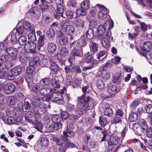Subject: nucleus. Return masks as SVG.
<instances>
[{
  "instance_id": "obj_13",
  "label": "nucleus",
  "mask_w": 152,
  "mask_h": 152,
  "mask_svg": "<svg viewBox=\"0 0 152 152\" xmlns=\"http://www.w3.org/2000/svg\"><path fill=\"white\" fill-rule=\"evenodd\" d=\"M45 36V35H42L39 38L38 45L37 47L38 50L42 51L43 50V48L44 44Z\"/></svg>"
},
{
  "instance_id": "obj_41",
  "label": "nucleus",
  "mask_w": 152,
  "mask_h": 152,
  "mask_svg": "<svg viewBox=\"0 0 152 152\" xmlns=\"http://www.w3.org/2000/svg\"><path fill=\"white\" fill-rule=\"evenodd\" d=\"M104 114L108 117H111L113 115L112 110L110 107L106 108L104 111Z\"/></svg>"
},
{
  "instance_id": "obj_53",
  "label": "nucleus",
  "mask_w": 152,
  "mask_h": 152,
  "mask_svg": "<svg viewBox=\"0 0 152 152\" xmlns=\"http://www.w3.org/2000/svg\"><path fill=\"white\" fill-rule=\"evenodd\" d=\"M4 66L5 69H7L11 67L13 65V63L11 61L9 60L6 61L4 63Z\"/></svg>"
},
{
  "instance_id": "obj_33",
  "label": "nucleus",
  "mask_w": 152,
  "mask_h": 152,
  "mask_svg": "<svg viewBox=\"0 0 152 152\" xmlns=\"http://www.w3.org/2000/svg\"><path fill=\"white\" fill-rule=\"evenodd\" d=\"M35 123H34V127L38 131L42 132V129L43 126L42 124L40 123L37 120H35Z\"/></svg>"
},
{
  "instance_id": "obj_32",
  "label": "nucleus",
  "mask_w": 152,
  "mask_h": 152,
  "mask_svg": "<svg viewBox=\"0 0 152 152\" xmlns=\"http://www.w3.org/2000/svg\"><path fill=\"white\" fill-rule=\"evenodd\" d=\"M75 69L74 65L71 64L69 66H67L65 68V70L66 73H71L73 72Z\"/></svg>"
},
{
  "instance_id": "obj_48",
  "label": "nucleus",
  "mask_w": 152,
  "mask_h": 152,
  "mask_svg": "<svg viewBox=\"0 0 152 152\" xmlns=\"http://www.w3.org/2000/svg\"><path fill=\"white\" fill-rule=\"evenodd\" d=\"M63 134L65 137H70L74 134V132L67 128L64 130Z\"/></svg>"
},
{
  "instance_id": "obj_24",
  "label": "nucleus",
  "mask_w": 152,
  "mask_h": 152,
  "mask_svg": "<svg viewBox=\"0 0 152 152\" xmlns=\"http://www.w3.org/2000/svg\"><path fill=\"white\" fill-rule=\"evenodd\" d=\"M60 53L61 56L65 58L69 55V50L68 48L66 47H63L61 48Z\"/></svg>"
},
{
  "instance_id": "obj_29",
  "label": "nucleus",
  "mask_w": 152,
  "mask_h": 152,
  "mask_svg": "<svg viewBox=\"0 0 152 152\" xmlns=\"http://www.w3.org/2000/svg\"><path fill=\"white\" fill-rule=\"evenodd\" d=\"M86 37L89 39H92L94 36V29L89 28L86 32Z\"/></svg>"
},
{
  "instance_id": "obj_57",
  "label": "nucleus",
  "mask_w": 152,
  "mask_h": 152,
  "mask_svg": "<svg viewBox=\"0 0 152 152\" xmlns=\"http://www.w3.org/2000/svg\"><path fill=\"white\" fill-rule=\"evenodd\" d=\"M74 12L71 10H68L66 12L67 18L69 19L72 18L74 16Z\"/></svg>"
},
{
  "instance_id": "obj_22",
  "label": "nucleus",
  "mask_w": 152,
  "mask_h": 152,
  "mask_svg": "<svg viewBox=\"0 0 152 152\" xmlns=\"http://www.w3.org/2000/svg\"><path fill=\"white\" fill-rule=\"evenodd\" d=\"M55 31L53 28H50L48 29L46 31V35L48 38H53L56 34Z\"/></svg>"
},
{
  "instance_id": "obj_14",
  "label": "nucleus",
  "mask_w": 152,
  "mask_h": 152,
  "mask_svg": "<svg viewBox=\"0 0 152 152\" xmlns=\"http://www.w3.org/2000/svg\"><path fill=\"white\" fill-rule=\"evenodd\" d=\"M72 54L75 56L81 57L83 55L82 48L80 47H75L72 51Z\"/></svg>"
},
{
  "instance_id": "obj_60",
  "label": "nucleus",
  "mask_w": 152,
  "mask_h": 152,
  "mask_svg": "<svg viewBox=\"0 0 152 152\" xmlns=\"http://www.w3.org/2000/svg\"><path fill=\"white\" fill-rule=\"evenodd\" d=\"M72 81V77L71 76H68L66 77V78L65 80V84L67 86H69L71 85Z\"/></svg>"
},
{
  "instance_id": "obj_49",
  "label": "nucleus",
  "mask_w": 152,
  "mask_h": 152,
  "mask_svg": "<svg viewBox=\"0 0 152 152\" xmlns=\"http://www.w3.org/2000/svg\"><path fill=\"white\" fill-rule=\"evenodd\" d=\"M121 80V77L118 74L114 76L113 82L116 84H119L120 83Z\"/></svg>"
},
{
  "instance_id": "obj_21",
  "label": "nucleus",
  "mask_w": 152,
  "mask_h": 152,
  "mask_svg": "<svg viewBox=\"0 0 152 152\" xmlns=\"http://www.w3.org/2000/svg\"><path fill=\"white\" fill-rule=\"evenodd\" d=\"M64 10V7L63 5L60 4L57 5L56 9V12L60 16L63 17V14Z\"/></svg>"
},
{
  "instance_id": "obj_62",
  "label": "nucleus",
  "mask_w": 152,
  "mask_h": 152,
  "mask_svg": "<svg viewBox=\"0 0 152 152\" xmlns=\"http://www.w3.org/2000/svg\"><path fill=\"white\" fill-rule=\"evenodd\" d=\"M32 90L35 93H38L40 89V87L39 85H33L32 87Z\"/></svg>"
},
{
  "instance_id": "obj_56",
  "label": "nucleus",
  "mask_w": 152,
  "mask_h": 152,
  "mask_svg": "<svg viewBox=\"0 0 152 152\" xmlns=\"http://www.w3.org/2000/svg\"><path fill=\"white\" fill-rule=\"evenodd\" d=\"M67 110L69 112V113L76 112L75 111V107L74 105L71 104H69L67 106Z\"/></svg>"
},
{
  "instance_id": "obj_43",
  "label": "nucleus",
  "mask_w": 152,
  "mask_h": 152,
  "mask_svg": "<svg viewBox=\"0 0 152 152\" xmlns=\"http://www.w3.org/2000/svg\"><path fill=\"white\" fill-rule=\"evenodd\" d=\"M75 44L76 45H79L78 47H80V46L85 45L86 44V42L84 39V37H81L76 42H75Z\"/></svg>"
},
{
  "instance_id": "obj_58",
  "label": "nucleus",
  "mask_w": 152,
  "mask_h": 152,
  "mask_svg": "<svg viewBox=\"0 0 152 152\" xmlns=\"http://www.w3.org/2000/svg\"><path fill=\"white\" fill-rule=\"evenodd\" d=\"M15 119L12 117H8L7 119V123L9 124H14L16 121Z\"/></svg>"
},
{
  "instance_id": "obj_44",
  "label": "nucleus",
  "mask_w": 152,
  "mask_h": 152,
  "mask_svg": "<svg viewBox=\"0 0 152 152\" xmlns=\"http://www.w3.org/2000/svg\"><path fill=\"white\" fill-rule=\"evenodd\" d=\"M138 118L137 115V113H132L129 117V120L131 122L135 121Z\"/></svg>"
},
{
  "instance_id": "obj_38",
  "label": "nucleus",
  "mask_w": 152,
  "mask_h": 152,
  "mask_svg": "<svg viewBox=\"0 0 152 152\" xmlns=\"http://www.w3.org/2000/svg\"><path fill=\"white\" fill-rule=\"evenodd\" d=\"M114 145H117L120 141V138L117 136H111L109 140Z\"/></svg>"
},
{
  "instance_id": "obj_50",
  "label": "nucleus",
  "mask_w": 152,
  "mask_h": 152,
  "mask_svg": "<svg viewBox=\"0 0 152 152\" xmlns=\"http://www.w3.org/2000/svg\"><path fill=\"white\" fill-rule=\"evenodd\" d=\"M81 7L85 10L89 8V2L87 0L83 1L82 3Z\"/></svg>"
},
{
  "instance_id": "obj_15",
  "label": "nucleus",
  "mask_w": 152,
  "mask_h": 152,
  "mask_svg": "<svg viewBox=\"0 0 152 152\" xmlns=\"http://www.w3.org/2000/svg\"><path fill=\"white\" fill-rule=\"evenodd\" d=\"M28 12L31 16L34 18L38 17L40 14L39 9L37 7H36L30 9Z\"/></svg>"
},
{
  "instance_id": "obj_45",
  "label": "nucleus",
  "mask_w": 152,
  "mask_h": 152,
  "mask_svg": "<svg viewBox=\"0 0 152 152\" xmlns=\"http://www.w3.org/2000/svg\"><path fill=\"white\" fill-rule=\"evenodd\" d=\"M140 126V127L144 130H147L148 128V126L145 121L142 120L140 121L138 124Z\"/></svg>"
},
{
  "instance_id": "obj_8",
  "label": "nucleus",
  "mask_w": 152,
  "mask_h": 152,
  "mask_svg": "<svg viewBox=\"0 0 152 152\" xmlns=\"http://www.w3.org/2000/svg\"><path fill=\"white\" fill-rule=\"evenodd\" d=\"M22 71L21 68L20 67L13 68L10 69L8 73L9 78L14 77L20 73Z\"/></svg>"
},
{
  "instance_id": "obj_36",
  "label": "nucleus",
  "mask_w": 152,
  "mask_h": 152,
  "mask_svg": "<svg viewBox=\"0 0 152 152\" xmlns=\"http://www.w3.org/2000/svg\"><path fill=\"white\" fill-rule=\"evenodd\" d=\"M62 119V118L57 115H53L52 117V121L54 123L60 122Z\"/></svg>"
},
{
  "instance_id": "obj_59",
  "label": "nucleus",
  "mask_w": 152,
  "mask_h": 152,
  "mask_svg": "<svg viewBox=\"0 0 152 152\" xmlns=\"http://www.w3.org/2000/svg\"><path fill=\"white\" fill-rule=\"evenodd\" d=\"M15 30L16 31V34L18 35L22 34L24 31L23 28L21 27H18L15 30H14L13 31H15Z\"/></svg>"
},
{
  "instance_id": "obj_3",
  "label": "nucleus",
  "mask_w": 152,
  "mask_h": 152,
  "mask_svg": "<svg viewBox=\"0 0 152 152\" xmlns=\"http://www.w3.org/2000/svg\"><path fill=\"white\" fill-rule=\"evenodd\" d=\"M79 100L82 104L81 106L84 107L87 109H91L93 107V104L91 99L89 96L84 97L82 96L79 97Z\"/></svg>"
},
{
  "instance_id": "obj_46",
  "label": "nucleus",
  "mask_w": 152,
  "mask_h": 152,
  "mask_svg": "<svg viewBox=\"0 0 152 152\" xmlns=\"http://www.w3.org/2000/svg\"><path fill=\"white\" fill-rule=\"evenodd\" d=\"M79 106V104H77V109L76 110L75 112H76V114H78L79 115H80L84 112L85 109L83 107L80 108Z\"/></svg>"
},
{
  "instance_id": "obj_10",
  "label": "nucleus",
  "mask_w": 152,
  "mask_h": 152,
  "mask_svg": "<svg viewBox=\"0 0 152 152\" xmlns=\"http://www.w3.org/2000/svg\"><path fill=\"white\" fill-rule=\"evenodd\" d=\"M50 61V58L48 56H45L41 57L39 59V63L40 65L43 67H47L49 64Z\"/></svg>"
},
{
  "instance_id": "obj_2",
  "label": "nucleus",
  "mask_w": 152,
  "mask_h": 152,
  "mask_svg": "<svg viewBox=\"0 0 152 152\" xmlns=\"http://www.w3.org/2000/svg\"><path fill=\"white\" fill-rule=\"evenodd\" d=\"M113 26V22L109 20L106 21L104 23L103 26L102 25L99 26L97 29L98 38L100 39L103 37V35L105 32L106 28L108 30H110L112 29Z\"/></svg>"
},
{
  "instance_id": "obj_11",
  "label": "nucleus",
  "mask_w": 152,
  "mask_h": 152,
  "mask_svg": "<svg viewBox=\"0 0 152 152\" xmlns=\"http://www.w3.org/2000/svg\"><path fill=\"white\" fill-rule=\"evenodd\" d=\"M56 89L51 88L48 87H43L40 88L39 93L41 95L43 96H47L49 94L55 91Z\"/></svg>"
},
{
  "instance_id": "obj_17",
  "label": "nucleus",
  "mask_w": 152,
  "mask_h": 152,
  "mask_svg": "<svg viewBox=\"0 0 152 152\" xmlns=\"http://www.w3.org/2000/svg\"><path fill=\"white\" fill-rule=\"evenodd\" d=\"M140 126V125L137 123H135L133 125V129L135 131L136 134L139 135L141 134L144 130Z\"/></svg>"
},
{
  "instance_id": "obj_5",
  "label": "nucleus",
  "mask_w": 152,
  "mask_h": 152,
  "mask_svg": "<svg viewBox=\"0 0 152 152\" xmlns=\"http://www.w3.org/2000/svg\"><path fill=\"white\" fill-rule=\"evenodd\" d=\"M36 44L33 42L28 41L25 45L24 50L27 53H36Z\"/></svg>"
},
{
  "instance_id": "obj_6",
  "label": "nucleus",
  "mask_w": 152,
  "mask_h": 152,
  "mask_svg": "<svg viewBox=\"0 0 152 152\" xmlns=\"http://www.w3.org/2000/svg\"><path fill=\"white\" fill-rule=\"evenodd\" d=\"M15 86L13 83H9L5 84L3 87L4 92L7 94H11L14 92L15 89Z\"/></svg>"
},
{
  "instance_id": "obj_61",
  "label": "nucleus",
  "mask_w": 152,
  "mask_h": 152,
  "mask_svg": "<svg viewBox=\"0 0 152 152\" xmlns=\"http://www.w3.org/2000/svg\"><path fill=\"white\" fill-rule=\"evenodd\" d=\"M65 146L66 148H72L75 147L71 142L69 140L66 139L65 142Z\"/></svg>"
},
{
  "instance_id": "obj_31",
  "label": "nucleus",
  "mask_w": 152,
  "mask_h": 152,
  "mask_svg": "<svg viewBox=\"0 0 152 152\" xmlns=\"http://www.w3.org/2000/svg\"><path fill=\"white\" fill-rule=\"evenodd\" d=\"M90 47L91 50L94 53H96L98 50V45L97 43L92 42L90 45Z\"/></svg>"
},
{
  "instance_id": "obj_20",
  "label": "nucleus",
  "mask_w": 152,
  "mask_h": 152,
  "mask_svg": "<svg viewBox=\"0 0 152 152\" xmlns=\"http://www.w3.org/2000/svg\"><path fill=\"white\" fill-rule=\"evenodd\" d=\"M49 142V140L47 138L42 137L40 139L39 144L42 147H46L48 146Z\"/></svg>"
},
{
  "instance_id": "obj_63",
  "label": "nucleus",
  "mask_w": 152,
  "mask_h": 152,
  "mask_svg": "<svg viewBox=\"0 0 152 152\" xmlns=\"http://www.w3.org/2000/svg\"><path fill=\"white\" fill-rule=\"evenodd\" d=\"M85 61L88 63L93 62V58L91 55H89L86 56L85 58Z\"/></svg>"
},
{
  "instance_id": "obj_23",
  "label": "nucleus",
  "mask_w": 152,
  "mask_h": 152,
  "mask_svg": "<svg viewBox=\"0 0 152 152\" xmlns=\"http://www.w3.org/2000/svg\"><path fill=\"white\" fill-rule=\"evenodd\" d=\"M9 70L7 69H5L4 68H2L0 70V78H3L5 77L8 78Z\"/></svg>"
},
{
  "instance_id": "obj_39",
  "label": "nucleus",
  "mask_w": 152,
  "mask_h": 152,
  "mask_svg": "<svg viewBox=\"0 0 152 152\" xmlns=\"http://www.w3.org/2000/svg\"><path fill=\"white\" fill-rule=\"evenodd\" d=\"M59 43L61 45H66L68 42V39L65 36H62L58 40Z\"/></svg>"
},
{
  "instance_id": "obj_34",
  "label": "nucleus",
  "mask_w": 152,
  "mask_h": 152,
  "mask_svg": "<svg viewBox=\"0 0 152 152\" xmlns=\"http://www.w3.org/2000/svg\"><path fill=\"white\" fill-rule=\"evenodd\" d=\"M50 79L47 77L42 79L39 81L40 85L42 86H45L48 85L50 83Z\"/></svg>"
},
{
  "instance_id": "obj_19",
  "label": "nucleus",
  "mask_w": 152,
  "mask_h": 152,
  "mask_svg": "<svg viewBox=\"0 0 152 152\" xmlns=\"http://www.w3.org/2000/svg\"><path fill=\"white\" fill-rule=\"evenodd\" d=\"M57 49L56 45L53 43L49 42L47 46V50L48 52L50 54L54 53Z\"/></svg>"
},
{
  "instance_id": "obj_47",
  "label": "nucleus",
  "mask_w": 152,
  "mask_h": 152,
  "mask_svg": "<svg viewBox=\"0 0 152 152\" xmlns=\"http://www.w3.org/2000/svg\"><path fill=\"white\" fill-rule=\"evenodd\" d=\"M28 38L30 41V42H34L36 40V37L34 31L30 32L28 35Z\"/></svg>"
},
{
  "instance_id": "obj_30",
  "label": "nucleus",
  "mask_w": 152,
  "mask_h": 152,
  "mask_svg": "<svg viewBox=\"0 0 152 152\" xmlns=\"http://www.w3.org/2000/svg\"><path fill=\"white\" fill-rule=\"evenodd\" d=\"M101 39L103 46L105 48H107L109 46V42L108 39L105 37H102L99 39Z\"/></svg>"
},
{
  "instance_id": "obj_27",
  "label": "nucleus",
  "mask_w": 152,
  "mask_h": 152,
  "mask_svg": "<svg viewBox=\"0 0 152 152\" xmlns=\"http://www.w3.org/2000/svg\"><path fill=\"white\" fill-rule=\"evenodd\" d=\"M18 41L20 45L25 46L26 43H27V38L24 36H22L18 38Z\"/></svg>"
},
{
  "instance_id": "obj_54",
  "label": "nucleus",
  "mask_w": 152,
  "mask_h": 152,
  "mask_svg": "<svg viewBox=\"0 0 152 152\" xmlns=\"http://www.w3.org/2000/svg\"><path fill=\"white\" fill-rule=\"evenodd\" d=\"M145 110L146 113L149 114L151 116H152V104L146 105L145 107Z\"/></svg>"
},
{
  "instance_id": "obj_37",
  "label": "nucleus",
  "mask_w": 152,
  "mask_h": 152,
  "mask_svg": "<svg viewBox=\"0 0 152 152\" xmlns=\"http://www.w3.org/2000/svg\"><path fill=\"white\" fill-rule=\"evenodd\" d=\"M75 24L76 27H83L84 25V22L82 19H78L75 21Z\"/></svg>"
},
{
  "instance_id": "obj_52",
  "label": "nucleus",
  "mask_w": 152,
  "mask_h": 152,
  "mask_svg": "<svg viewBox=\"0 0 152 152\" xmlns=\"http://www.w3.org/2000/svg\"><path fill=\"white\" fill-rule=\"evenodd\" d=\"M96 85L98 88L100 89H102L105 86L104 82L100 80H99L97 81Z\"/></svg>"
},
{
  "instance_id": "obj_4",
  "label": "nucleus",
  "mask_w": 152,
  "mask_h": 152,
  "mask_svg": "<svg viewBox=\"0 0 152 152\" xmlns=\"http://www.w3.org/2000/svg\"><path fill=\"white\" fill-rule=\"evenodd\" d=\"M19 50L22 51L23 50V48L21 47H20L17 50L15 48H7L5 51L7 52V54L12 58V60H15L17 59L16 56L18 53H20V52H19Z\"/></svg>"
},
{
  "instance_id": "obj_42",
  "label": "nucleus",
  "mask_w": 152,
  "mask_h": 152,
  "mask_svg": "<svg viewBox=\"0 0 152 152\" xmlns=\"http://www.w3.org/2000/svg\"><path fill=\"white\" fill-rule=\"evenodd\" d=\"M99 122L102 127L105 126L107 124V118L102 116L99 117Z\"/></svg>"
},
{
  "instance_id": "obj_40",
  "label": "nucleus",
  "mask_w": 152,
  "mask_h": 152,
  "mask_svg": "<svg viewBox=\"0 0 152 152\" xmlns=\"http://www.w3.org/2000/svg\"><path fill=\"white\" fill-rule=\"evenodd\" d=\"M94 16H90L89 18V21L91 25L94 27L98 25V22L95 19Z\"/></svg>"
},
{
  "instance_id": "obj_35",
  "label": "nucleus",
  "mask_w": 152,
  "mask_h": 152,
  "mask_svg": "<svg viewBox=\"0 0 152 152\" xmlns=\"http://www.w3.org/2000/svg\"><path fill=\"white\" fill-rule=\"evenodd\" d=\"M75 13L77 15L84 16L86 15V10L81 7L80 8L77 9Z\"/></svg>"
},
{
  "instance_id": "obj_12",
  "label": "nucleus",
  "mask_w": 152,
  "mask_h": 152,
  "mask_svg": "<svg viewBox=\"0 0 152 152\" xmlns=\"http://www.w3.org/2000/svg\"><path fill=\"white\" fill-rule=\"evenodd\" d=\"M50 98V99L52 102L61 101L63 99V97L61 94L58 92H56L51 94Z\"/></svg>"
},
{
  "instance_id": "obj_1",
  "label": "nucleus",
  "mask_w": 152,
  "mask_h": 152,
  "mask_svg": "<svg viewBox=\"0 0 152 152\" xmlns=\"http://www.w3.org/2000/svg\"><path fill=\"white\" fill-rule=\"evenodd\" d=\"M60 24L62 31L65 32L68 35L73 34L75 32L74 28L70 24L69 20H62L61 21Z\"/></svg>"
},
{
  "instance_id": "obj_9",
  "label": "nucleus",
  "mask_w": 152,
  "mask_h": 152,
  "mask_svg": "<svg viewBox=\"0 0 152 152\" xmlns=\"http://www.w3.org/2000/svg\"><path fill=\"white\" fill-rule=\"evenodd\" d=\"M120 91V87L117 85H109L107 88V91L111 95H115Z\"/></svg>"
},
{
  "instance_id": "obj_55",
  "label": "nucleus",
  "mask_w": 152,
  "mask_h": 152,
  "mask_svg": "<svg viewBox=\"0 0 152 152\" xmlns=\"http://www.w3.org/2000/svg\"><path fill=\"white\" fill-rule=\"evenodd\" d=\"M50 68L54 72H56L59 69L58 65L55 63H53L51 64Z\"/></svg>"
},
{
  "instance_id": "obj_25",
  "label": "nucleus",
  "mask_w": 152,
  "mask_h": 152,
  "mask_svg": "<svg viewBox=\"0 0 152 152\" xmlns=\"http://www.w3.org/2000/svg\"><path fill=\"white\" fill-rule=\"evenodd\" d=\"M111 75L110 72L108 70H104L101 75V77L104 80L109 79Z\"/></svg>"
},
{
  "instance_id": "obj_28",
  "label": "nucleus",
  "mask_w": 152,
  "mask_h": 152,
  "mask_svg": "<svg viewBox=\"0 0 152 152\" xmlns=\"http://www.w3.org/2000/svg\"><path fill=\"white\" fill-rule=\"evenodd\" d=\"M7 104L10 106H13L16 103L15 98L12 96H8L7 100Z\"/></svg>"
},
{
  "instance_id": "obj_18",
  "label": "nucleus",
  "mask_w": 152,
  "mask_h": 152,
  "mask_svg": "<svg viewBox=\"0 0 152 152\" xmlns=\"http://www.w3.org/2000/svg\"><path fill=\"white\" fill-rule=\"evenodd\" d=\"M50 84L52 87L54 88H53L56 89V88H59L60 86L59 80L56 76L52 79Z\"/></svg>"
},
{
  "instance_id": "obj_16",
  "label": "nucleus",
  "mask_w": 152,
  "mask_h": 152,
  "mask_svg": "<svg viewBox=\"0 0 152 152\" xmlns=\"http://www.w3.org/2000/svg\"><path fill=\"white\" fill-rule=\"evenodd\" d=\"M31 101L32 106L35 107H38L41 104L40 98L35 96L32 97Z\"/></svg>"
},
{
  "instance_id": "obj_51",
  "label": "nucleus",
  "mask_w": 152,
  "mask_h": 152,
  "mask_svg": "<svg viewBox=\"0 0 152 152\" xmlns=\"http://www.w3.org/2000/svg\"><path fill=\"white\" fill-rule=\"evenodd\" d=\"M114 145L109 140L107 141V145L106 149L108 151H111L113 148Z\"/></svg>"
},
{
  "instance_id": "obj_64",
  "label": "nucleus",
  "mask_w": 152,
  "mask_h": 152,
  "mask_svg": "<svg viewBox=\"0 0 152 152\" xmlns=\"http://www.w3.org/2000/svg\"><path fill=\"white\" fill-rule=\"evenodd\" d=\"M23 27L26 30H28L31 28V26L29 22L25 21L23 23Z\"/></svg>"
},
{
  "instance_id": "obj_26",
  "label": "nucleus",
  "mask_w": 152,
  "mask_h": 152,
  "mask_svg": "<svg viewBox=\"0 0 152 152\" xmlns=\"http://www.w3.org/2000/svg\"><path fill=\"white\" fill-rule=\"evenodd\" d=\"M143 48L144 50L149 51L152 48V45L150 41H145L143 45Z\"/></svg>"
},
{
  "instance_id": "obj_7",
  "label": "nucleus",
  "mask_w": 152,
  "mask_h": 152,
  "mask_svg": "<svg viewBox=\"0 0 152 152\" xmlns=\"http://www.w3.org/2000/svg\"><path fill=\"white\" fill-rule=\"evenodd\" d=\"M98 7L99 10L98 14V16L101 19H103L106 17L107 12V10L105 7L103 6H100L99 4L96 5L95 7Z\"/></svg>"
}]
</instances>
